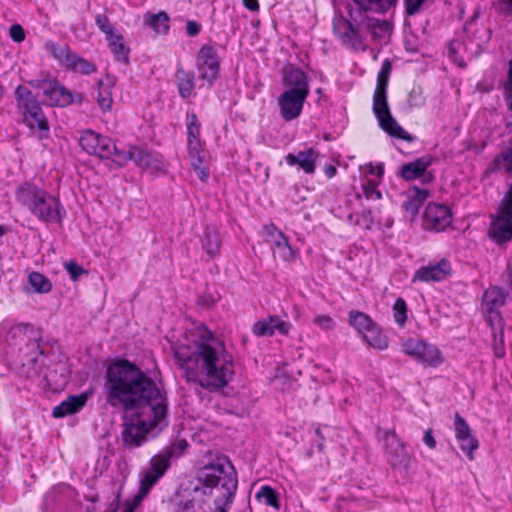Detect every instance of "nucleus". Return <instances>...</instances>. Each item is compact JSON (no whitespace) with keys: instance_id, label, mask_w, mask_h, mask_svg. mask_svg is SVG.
<instances>
[{"instance_id":"16","label":"nucleus","mask_w":512,"mask_h":512,"mask_svg":"<svg viewBox=\"0 0 512 512\" xmlns=\"http://www.w3.org/2000/svg\"><path fill=\"white\" fill-rule=\"evenodd\" d=\"M308 95L285 90L278 99L280 114L285 121L296 119Z\"/></svg>"},{"instance_id":"30","label":"nucleus","mask_w":512,"mask_h":512,"mask_svg":"<svg viewBox=\"0 0 512 512\" xmlns=\"http://www.w3.org/2000/svg\"><path fill=\"white\" fill-rule=\"evenodd\" d=\"M187 446H188V444L185 439H179V440L171 443L168 447H166L165 449L160 451L155 456H162V458L166 462V466L169 467L170 460L172 458H177V457L181 456L184 453Z\"/></svg>"},{"instance_id":"6","label":"nucleus","mask_w":512,"mask_h":512,"mask_svg":"<svg viewBox=\"0 0 512 512\" xmlns=\"http://www.w3.org/2000/svg\"><path fill=\"white\" fill-rule=\"evenodd\" d=\"M389 76L378 73L377 85L373 95V112L379 126L387 134L403 140L410 141L411 136L392 117L387 102V86Z\"/></svg>"},{"instance_id":"64","label":"nucleus","mask_w":512,"mask_h":512,"mask_svg":"<svg viewBox=\"0 0 512 512\" xmlns=\"http://www.w3.org/2000/svg\"><path fill=\"white\" fill-rule=\"evenodd\" d=\"M508 276H509V282H510V287L512 288V259L509 261L508 263Z\"/></svg>"},{"instance_id":"23","label":"nucleus","mask_w":512,"mask_h":512,"mask_svg":"<svg viewBox=\"0 0 512 512\" xmlns=\"http://www.w3.org/2000/svg\"><path fill=\"white\" fill-rule=\"evenodd\" d=\"M115 83L116 79L111 75H106L98 82V92L96 99L99 107L104 112L109 111L112 107V89L115 86Z\"/></svg>"},{"instance_id":"10","label":"nucleus","mask_w":512,"mask_h":512,"mask_svg":"<svg viewBox=\"0 0 512 512\" xmlns=\"http://www.w3.org/2000/svg\"><path fill=\"white\" fill-rule=\"evenodd\" d=\"M113 156V160L118 164V166H123L128 161H133L137 166L145 169L156 171L165 169V164L162 160L157 159L148 152L134 146L129 147L127 151L119 150L116 147V151H114Z\"/></svg>"},{"instance_id":"47","label":"nucleus","mask_w":512,"mask_h":512,"mask_svg":"<svg viewBox=\"0 0 512 512\" xmlns=\"http://www.w3.org/2000/svg\"><path fill=\"white\" fill-rule=\"evenodd\" d=\"M205 153V151L202 148V142L200 139H192L188 140V154L189 155H196Z\"/></svg>"},{"instance_id":"56","label":"nucleus","mask_w":512,"mask_h":512,"mask_svg":"<svg viewBox=\"0 0 512 512\" xmlns=\"http://www.w3.org/2000/svg\"><path fill=\"white\" fill-rule=\"evenodd\" d=\"M106 40L108 41L109 47L112 46L113 42H118L123 39L122 35L117 33L116 30L112 31L111 34H106Z\"/></svg>"},{"instance_id":"48","label":"nucleus","mask_w":512,"mask_h":512,"mask_svg":"<svg viewBox=\"0 0 512 512\" xmlns=\"http://www.w3.org/2000/svg\"><path fill=\"white\" fill-rule=\"evenodd\" d=\"M65 268L67 269L68 273L70 274L73 280H76L82 273H84L83 268L73 261L66 263Z\"/></svg>"},{"instance_id":"14","label":"nucleus","mask_w":512,"mask_h":512,"mask_svg":"<svg viewBox=\"0 0 512 512\" xmlns=\"http://www.w3.org/2000/svg\"><path fill=\"white\" fill-rule=\"evenodd\" d=\"M452 215L448 206L429 203L424 213V226L428 230L443 231L451 224Z\"/></svg>"},{"instance_id":"50","label":"nucleus","mask_w":512,"mask_h":512,"mask_svg":"<svg viewBox=\"0 0 512 512\" xmlns=\"http://www.w3.org/2000/svg\"><path fill=\"white\" fill-rule=\"evenodd\" d=\"M192 169L195 171V173L197 174L198 178L202 181V182H206L209 178V167H208V164H204V165H195L194 167H192Z\"/></svg>"},{"instance_id":"57","label":"nucleus","mask_w":512,"mask_h":512,"mask_svg":"<svg viewBox=\"0 0 512 512\" xmlns=\"http://www.w3.org/2000/svg\"><path fill=\"white\" fill-rule=\"evenodd\" d=\"M142 501V499H139V496L136 495V497L134 498V500L130 503H128L124 510L122 512H134V510L136 509V507L138 506V504Z\"/></svg>"},{"instance_id":"24","label":"nucleus","mask_w":512,"mask_h":512,"mask_svg":"<svg viewBox=\"0 0 512 512\" xmlns=\"http://www.w3.org/2000/svg\"><path fill=\"white\" fill-rule=\"evenodd\" d=\"M428 194V191L424 189L414 188L410 190L402 204L403 209L414 218L418 214L423 202L427 199Z\"/></svg>"},{"instance_id":"11","label":"nucleus","mask_w":512,"mask_h":512,"mask_svg":"<svg viewBox=\"0 0 512 512\" xmlns=\"http://www.w3.org/2000/svg\"><path fill=\"white\" fill-rule=\"evenodd\" d=\"M196 65L199 78L212 85L220 68L217 51L210 45H203L197 53Z\"/></svg>"},{"instance_id":"29","label":"nucleus","mask_w":512,"mask_h":512,"mask_svg":"<svg viewBox=\"0 0 512 512\" xmlns=\"http://www.w3.org/2000/svg\"><path fill=\"white\" fill-rule=\"evenodd\" d=\"M269 243L275 247L277 253L284 261H292L295 259V251L290 246L289 241L284 233L274 235V239H272Z\"/></svg>"},{"instance_id":"22","label":"nucleus","mask_w":512,"mask_h":512,"mask_svg":"<svg viewBox=\"0 0 512 512\" xmlns=\"http://www.w3.org/2000/svg\"><path fill=\"white\" fill-rule=\"evenodd\" d=\"M319 153L309 148L304 151H299L297 154L289 153L286 155V163L290 166L298 165L304 172L312 174L315 171L316 160Z\"/></svg>"},{"instance_id":"62","label":"nucleus","mask_w":512,"mask_h":512,"mask_svg":"<svg viewBox=\"0 0 512 512\" xmlns=\"http://www.w3.org/2000/svg\"><path fill=\"white\" fill-rule=\"evenodd\" d=\"M324 172L328 178H332L336 175L337 169L332 165H327L324 168Z\"/></svg>"},{"instance_id":"5","label":"nucleus","mask_w":512,"mask_h":512,"mask_svg":"<svg viewBox=\"0 0 512 512\" xmlns=\"http://www.w3.org/2000/svg\"><path fill=\"white\" fill-rule=\"evenodd\" d=\"M16 199L43 222L61 223L65 217V210L58 198L30 183H23L17 188Z\"/></svg>"},{"instance_id":"60","label":"nucleus","mask_w":512,"mask_h":512,"mask_svg":"<svg viewBox=\"0 0 512 512\" xmlns=\"http://www.w3.org/2000/svg\"><path fill=\"white\" fill-rule=\"evenodd\" d=\"M502 10L508 15H512V0H500Z\"/></svg>"},{"instance_id":"8","label":"nucleus","mask_w":512,"mask_h":512,"mask_svg":"<svg viewBox=\"0 0 512 512\" xmlns=\"http://www.w3.org/2000/svg\"><path fill=\"white\" fill-rule=\"evenodd\" d=\"M402 350L424 366L437 367L443 362L440 350L420 339H407L402 343Z\"/></svg>"},{"instance_id":"4","label":"nucleus","mask_w":512,"mask_h":512,"mask_svg":"<svg viewBox=\"0 0 512 512\" xmlns=\"http://www.w3.org/2000/svg\"><path fill=\"white\" fill-rule=\"evenodd\" d=\"M354 3L360 8L358 15L354 16L351 12V19L347 20L342 16H336L333 19V31L335 35L341 40V42L352 48H359L362 45L361 31L364 26L375 27L378 26L380 29L387 28L386 22L376 21L375 23L369 20L367 23L364 22L363 11L373 10L376 12H384L393 7L397 0H353Z\"/></svg>"},{"instance_id":"39","label":"nucleus","mask_w":512,"mask_h":512,"mask_svg":"<svg viewBox=\"0 0 512 512\" xmlns=\"http://www.w3.org/2000/svg\"><path fill=\"white\" fill-rule=\"evenodd\" d=\"M394 318L395 321L400 325L403 326L407 319V305L404 299L398 298L396 299L394 306Z\"/></svg>"},{"instance_id":"33","label":"nucleus","mask_w":512,"mask_h":512,"mask_svg":"<svg viewBox=\"0 0 512 512\" xmlns=\"http://www.w3.org/2000/svg\"><path fill=\"white\" fill-rule=\"evenodd\" d=\"M255 498L260 503L273 507L276 510H279L280 503L278 499V495L273 488L268 485L262 486L260 490L256 493Z\"/></svg>"},{"instance_id":"13","label":"nucleus","mask_w":512,"mask_h":512,"mask_svg":"<svg viewBox=\"0 0 512 512\" xmlns=\"http://www.w3.org/2000/svg\"><path fill=\"white\" fill-rule=\"evenodd\" d=\"M385 449L388 460L393 467L408 468L410 464V455L406 449V444L400 440L394 431H388L384 437Z\"/></svg>"},{"instance_id":"27","label":"nucleus","mask_w":512,"mask_h":512,"mask_svg":"<svg viewBox=\"0 0 512 512\" xmlns=\"http://www.w3.org/2000/svg\"><path fill=\"white\" fill-rule=\"evenodd\" d=\"M361 337L369 346L375 349L384 350L388 347L387 338L376 323L368 328Z\"/></svg>"},{"instance_id":"19","label":"nucleus","mask_w":512,"mask_h":512,"mask_svg":"<svg viewBox=\"0 0 512 512\" xmlns=\"http://www.w3.org/2000/svg\"><path fill=\"white\" fill-rule=\"evenodd\" d=\"M38 87L50 105L66 106L73 102L72 93L56 81H42Z\"/></svg>"},{"instance_id":"61","label":"nucleus","mask_w":512,"mask_h":512,"mask_svg":"<svg viewBox=\"0 0 512 512\" xmlns=\"http://www.w3.org/2000/svg\"><path fill=\"white\" fill-rule=\"evenodd\" d=\"M390 72H391V64L388 60H386V61H384L382 68L378 73L389 76Z\"/></svg>"},{"instance_id":"52","label":"nucleus","mask_w":512,"mask_h":512,"mask_svg":"<svg viewBox=\"0 0 512 512\" xmlns=\"http://www.w3.org/2000/svg\"><path fill=\"white\" fill-rule=\"evenodd\" d=\"M191 167H194L195 165H204L208 164V159L206 156V153L196 154V155H189Z\"/></svg>"},{"instance_id":"46","label":"nucleus","mask_w":512,"mask_h":512,"mask_svg":"<svg viewBox=\"0 0 512 512\" xmlns=\"http://www.w3.org/2000/svg\"><path fill=\"white\" fill-rule=\"evenodd\" d=\"M9 34L15 42H22L25 38L24 30L19 24L12 25Z\"/></svg>"},{"instance_id":"1","label":"nucleus","mask_w":512,"mask_h":512,"mask_svg":"<svg viewBox=\"0 0 512 512\" xmlns=\"http://www.w3.org/2000/svg\"><path fill=\"white\" fill-rule=\"evenodd\" d=\"M104 391L106 402L128 413L121 437L125 448L142 446L155 429L168 425L166 393L138 366L120 359L107 367Z\"/></svg>"},{"instance_id":"3","label":"nucleus","mask_w":512,"mask_h":512,"mask_svg":"<svg viewBox=\"0 0 512 512\" xmlns=\"http://www.w3.org/2000/svg\"><path fill=\"white\" fill-rule=\"evenodd\" d=\"M236 489L234 467L218 458L204 466L196 479L180 485L175 512H228Z\"/></svg>"},{"instance_id":"18","label":"nucleus","mask_w":512,"mask_h":512,"mask_svg":"<svg viewBox=\"0 0 512 512\" xmlns=\"http://www.w3.org/2000/svg\"><path fill=\"white\" fill-rule=\"evenodd\" d=\"M432 163V157L429 155L420 157L412 162L406 163L401 168V176L408 181L416 178H422L423 182H430L433 176L427 172V168Z\"/></svg>"},{"instance_id":"37","label":"nucleus","mask_w":512,"mask_h":512,"mask_svg":"<svg viewBox=\"0 0 512 512\" xmlns=\"http://www.w3.org/2000/svg\"><path fill=\"white\" fill-rule=\"evenodd\" d=\"M110 49L118 61L128 63L129 48L125 45L124 39H121L118 42H113Z\"/></svg>"},{"instance_id":"2","label":"nucleus","mask_w":512,"mask_h":512,"mask_svg":"<svg viewBox=\"0 0 512 512\" xmlns=\"http://www.w3.org/2000/svg\"><path fill=\"white\" fill-rule=\"evenodd\" d=\"M194 345L180 346L174 351L177 366L183 377L209 392H217L228 385L234 375L233 356L222 340L205 326L194 330Z\"/></svg>"},{"instance_id":"41","label":"nucleus","mask_w":512,"mask_h":512,"mask_svg":"<svg viewBox=\"0 0 512 512\" xmlns=\"http://www.w3.org/2000/svg\"><path fill=\"white\" fill-rule=\"evenodd\" d=\"M377 184L373 180H367L362 184L363 194L367 199L379 200L382 197L381 192L376 188Z\"/></svg>"},{"instance_id":"36","label":"nucleus","mask_w":512,"mask_h":512,"mask_svg":"<svg viewBox=\"0 0 512 512\" xmlns=\"http://www.w3.org/2000/svg\"><path fill=\"white\" fill-rule=\"evenodd\" d=\"M457 441L459 442L460 449L467 454L470 460H473V452L479 446L478 440L473 435H471L467 437L458 438Z\"/></svg>"},{"instance_id":"45","label":"nucleus","mask_w":512,"mask_h":512,"mask_svg":"<svg viewBox=\"0 0 512 512\" xmlns=\"http://www.w3.org/2000/svg\"><path fill=\"white\" fill-rule=\"evenodd\" d=\"M505 96L507 105L509 109L512 110V61L510 62L508 81L505 85Z\"/></svg>"},{"instance_id":"44","label":"nucleus","mask_w":512,"mask_h":512,"mask_svg":"<svg viewBox=\"0 0 512 512\" xmlns=\"http://www.w3.org/2000/svg\"><path fill=\"white\" fill-rule=\"evenodd\" d=\"M489 38H490V31L483 27L480 29H477L472 35V40H474L476 42V46L479 48L483 44L487 43Z\"/></svg>"},{"instance_id":"34","label":"nucleus","mask_w":512,"mask_h":512,"mask_svg":"<svg viewBox=\"0 0 512 512\" xmlns=\"http://www.w3.org/2000/svg\"><path fill=\"white\" fill-rule=\"evenodd\" d=\"M169 17L166 12L148 14L145 16V23L150 25L156 33H165L169 29Z\"/></svg>"},{"instance_id":"17","label":"nucleus","mask_w":512,"mask_h":512,"mask_svg":"<svg viewBox=\"0 0 512 512\" xmlns=\"http://www.w3.org/2000/svg\"><path fill=\"white\" fill-rule=\"evenodd\" d=\"M292 329V324L282 321L277 316H269L265 319L258 320L252 328L254 335L258 337H270L275 331L281 335H288Z\"/></svg>"},{"instance_id":"21","label":"nucleus","mask_w":512,"mask_h":512,"mask_svg":"<svg viewBox=\"0 0 512 512\" xmlns=\"http://www.w3.org/2000/svg\"><path fill=\"white\" fill-rule=\"evenodd\" d=\"M451 266L448 261L441 260L435 265H429L418 269L413 278V282L419 281H441L449 275Z\"/></svg>"},{"instance_id":"54","label":"nucleus","mask_w":512,"mask_h":512,"mask_svg":"<svg viewBox=\"0 0 512 512\" xmlns=\"http://www.w3.org/2000/svg\"><path fill=\"white\" fill-rule=\"evenodd\" d=\"M423 441L430 449H434L436 447V440L433 436L432 429H427L425 431Z\"/></svg>"},{"instance_id":"32","label":"nucleus","mask_w":512,"mask_h":512,"mask_svg":"<svg viewBox=\"0 0 512 512\" xmlns=\"http://www.w3.org/2000/svg\"><path fill=\"white\" fill-rule=\"evenodd\" d=\"M348 322L352 327L355 328L359 335H362L374 324L368 315L359 311H350Z\"/></svg>"},{"instance_id":"63","label":"nucleus","mask_w":512,"mask_h":512,"mask_svg":"<svg viewBox=\"0 0 512 512\" xmlns=\"http://www.w3.org/2000/svg\"><path fill=\"white\" fill-rule=\"evenodd\" d=\"M33 339L36 341V347L39 348L40 331L30 328Z\"/></svg>"},{"instance_id":"26","label":"nucleus","mask_w":512,"mask_h":512,"mask_svg":"<svg viewBox=\"0 0 512 512\" xmlns=\"http://www.w3.org/2000/svg\"><path fill=\"white\" fill-rule=\"evenodd\" d=\"M202 247L210 257H215L221 247L219 233L214 226H207L202 236Z\"/></svg>"},{"instance_id":"31","label":"nucleus","mask_w":512,"mask_h":512,"mask_svg":"<svg viewBox=\"0 0 512 512\" xmlns=\"http://www.w3.org/2000/svg\"><path fill=\"white\" fill-rule=\"evenodd\" d=\"M506 301V294L502 288L491 287L484 294V302L489 310H495Z\"/></svg>"},{"instance_id":"51","label":"nucleus","mask_w":512,"mask_h":512,"mask_svg":"<svg viewBox=\"0 0 512 512\" xmlns=\"http://www.w3.org/2000/svg\"><path fill=\"white\" fill-rule=\"evenodd\" d=\"M263 230L267 242H270L272 239H274V235L283 233L274 224L264 226Z\"/></svg>"},{"instance_id":"43","label":"nucleus","mask_w":512,"mask_h":512,"mask_svg":"<svg viewBox=\"0 0 512 512\" xmlns=\"http://www.w3.org/2000/svg\"><path fill=\"white\" fill-rule=\"evenodd\" d=\"M95 22L98 28L106 35L111 34L115 30L114 26L110 23L108 17L104 14H98L95 17Z\"/></svg>"},{"instance_id":"9","label":"nucleus","mask_w":512,"mask_h":512,"mask_svg":"<svg viewBox=\"0 0 512 512\" xmlns=\"http://www.w3.org/2000/svg\"><path fill=\"white\" fill-rule=\"evenodd\" d=\"M45 49L67 69L88 75L95 71V65L79 55L73 53L67 45H57L54 42H46Z\"/></svg>"},{"instance_id":"15","label":"nucleus","mask_w":512,"mask_h":512,"mask_svg":"<svg viewBox=\"0 0 512 512\" xmlns=\"http://www.w3.org/2000/svg\"><path fill=\"white\" fill-rule=\"evenodd\" d=\"M168 466L162 456H153L150 460L149 468L143 472L140 480V489L138 492L139 499H143L150 489L165 474Z\"/></svg>"},{"instance_id":"58","label":"nucleus","mask_w":512,"mask_h":512,"mask_svg":"<svg viewBox=\"0 0 512 512\" xmlns=\"http://www.w3.org/2000/svg\"><path fill=\"white\" fill-rule=\"evenodd\" d=\"M362 223L364 224L365 228L369 229L372 224V216L370 211H363L361 216Z\"/></svg>"},{"instance_id":"53","label":"nucleus","mask_w":512,"mask_h":512,"mask_svg":"<svg viewBox=\"0 0 512 512\" xmlns=\"http://www.w3.org/2000/svg\"><path fill=\"white\" fill-rule=\"evenodd\" d=\"M364 173L375 175L376 177L381 178L383 174V168L381 165L373 166L372 164H368L364 167Z\"/></svg>"},{"instance_id":"55","label":"nucleus","mask_w":512,"mask_h":512,"mask_svg":"<svg viewBox=\"0 0 512 512\" xmlns=\"http://www.w3.org/2000/svg\"><path fill=\"white\" fill-rule=\"evenodd\" d=\"M200 31V25L195 21H188L186 25V33L189 36H196Z\"/></svg>"},{"instance_id":"59","label":"nucleus","mask_w":512,"mask_h":512,"mask_svg":"<svg viewBox=\"0 0 512 512\" xmlns=\"http://www.w3.org/2000/svg\"><path fill=\"white\" fill-rule=\"evenodd\" d=\"M243 5L250 11H258V0H243Z\"/></svg>"},{"instance_id":"40","label":"nucleus","mask_w":512,"mask_h":512,"mask_svg":"<svg viewBox=\"0 0 512 512\" xmlns=\"http://www.w3.org/2000/svg\"><path fill=\"white\" fill-rule=\"evenodd\" d=\"M187 119L188 140L200 139V123L197 116L195 114L188 115Z\"/></svg>"},{"instance_id":"20","label":"nucleus","mask_w":512,"mask_h":512,"mask_svg":"<svg viewBox=\"0 0 512 512\" xmlns=\"http://www.w3.org/2000/svg\"><path fill=\"white\" fill-rule=\"evenodd\" d=\"M283 82L287 91L304 93L309 95V85L306 74L295 67H288L284 70Z\"/></svg>"},{"instance_id":"35","label":"nucleus","mask_w":512,"mask_h":512,"mask_svg":"<svg viewBox=\"0 0 512 512\" xmlns=\"http://www.w3.org/2000/svg\"><path fill=\"white\" fill-rule=\"evenodd\" d=\"M28 280L35 293L44 294L51 291V282L39 272H31L28 276Z\"/></svg>"},{"instance_id":"25","label":"nucleus","mask_w":512,"mask_h":512,"mask_svg":"<svg viewBox=\"0 0 512 512\" xmlns=\"http://www.w3.org/2000/svg\"><path fill=\"white\" fill-rule=\"evenodd\" d=\"M86 399L84 395L70 396L53 409V417L60 418L79 411L85 405Z\"/></svg>"},{"instance_id":"7","label":"nucleus","mask_w":512,"mask_h":512,"mask_svg":"<svg viewBox=\"0 0 512 512\" xmlns=\"http://www.w3.org/2000/svg\"><path fill=\"white\" fill-rule=\"evenodd\" d=\"M15 99L24 123L37 132L40 139L46 138L49 125L36 97L26 86L19 85L15 90Z\"/></svg>"},{"instance_id":"28","label":"nucleus","mask_w":512,"mask_h":512,"mask_svg":"<svg viewBox=\"0 0 512 512\" xmlns=\"http://www.w3.org/2000/svg\"><path fill=\"white\" fill-rule=\"evenodd\" d=\"M176 80L179 94L182 98H188L192 95L194 90V75L190 72L185 71L182 68H178L176 71Z\"/></svg>"},{"instance_id":"12","label":"nucleus","mask_w":512,"mask_h":512,"mask_svg":"<svg viewBox=\"0 0 512 512\" xmlns=\"http://www.w3.org/2000/svg\"><path fill=\"white\" fill-rule=\"evenodd\" d=\"M80 145L88 154L104 159L113 157V153L116 151V145L112 139L91 130H87L81 135Z\"/></svg>"},{"instance_id":"42","label":"nucleus","mask_w":512,"mask_h":512,"mask_svg":"<svg viewBox=\"0 0 512 512\" xmlns=\"http://www.w3.org/2000/svg\"><path fill=\"white\" fill-rule=\"evenodd\" d=\"M313 322L324 331H330L335 327V321L329 315H316Z\"/></svg>"},{"instance_id":"49","label":"nucleus","mask_w":512,"mask_h":512,"mask_svg":"<svg viewBox=\"0 0 512 512\" xmlns=\"http://www.w3.org/2000/svg\"><path fill=\"white\" fill-rule=\"evenodd\" d=\"M425 1L426 0H405V9L407 14L413 15L417 13Z\"/></svg>"},{"instance_id":"38","label":"nucleus","mask_w":512,"mask_h":512,"mask_svg":"<svg viewBox=\"0 0 512 512\" xmlns=\"http://www.w3.org/2000/svg\"><path fill=\"white\" fill-rule=\"evenodd\" d=\"M454 429L456 439L472 435L468 423L458 413L454 417Z\"/></svg>"}]
</instances>
